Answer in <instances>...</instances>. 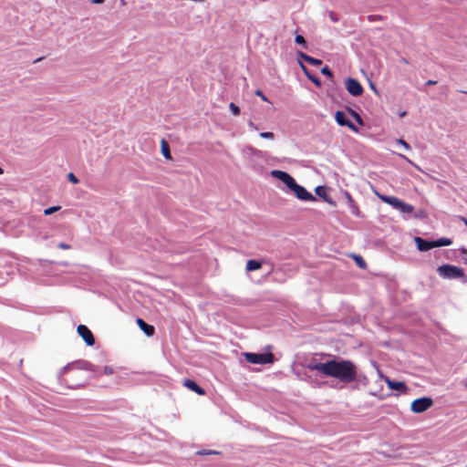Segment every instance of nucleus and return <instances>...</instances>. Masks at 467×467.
I'll return each mask as SVG.
<instances>
[{
  "instance_id": "nucleus-28",
  "label": "nucleus",
  "mask_w": 467,
  "mask_h": 467,
  "mask_svg": "<svg viewBox=\"0 0 467 467\" xmlns=\"http://www.w3.org/2000/svg\"><path fill=\"white\" fill-rule=\"evenodd\" d=\"M396 142H397V144L401 145V147H403L407 150H411L410 145L408 142H406L404 140H402V139L397 140Z\"/></svg>"
},
{
  "instance_id": "nucleus-37",
  "label": "nucleus",
  "mask_w": 467,
  "mask_h": 467,
  "mask_svg": "<svg viewBox=\"0 0 467 467\" xmlns=\"http://www.w3.org/2000/svg\"><path fill=\"white\" fill-rule=\"evenodd\" d=\"M57 247H58L59 249H62V250H68V249H70V248H71V245H69V244H66V243L61 242V243H59V244H57Z\"/></svg>"
},
{
  "instance_id": "nucleus-38",
  "label": "nucleus",
  "mask_w": 467,
  "mask_h": 467,
  "mask_svg": "<svg viewBox=\"0 0 467 467\" xmlns=\"http://www.w3.org/2000/svg\"><path fill=\"white\" fill-rule=\"evenodd\" d=\"M396 197L395 196H389L387 198H385V203H388L389 205H391L393 200L395 199Z\"/></svg>"
},
{
  "instance_id": "nucleus-27",
  "label": "nucleus",
  "mask_w": 467,
  "mask_h": 467,
  "mask_svg": "<svg viewBox=\"0 0 467 467\" xmlns=\"http://www.w3.org/2000/svg\"><path fill=\"white\" fill-rule=\"evenodd\" d=\"M229 109L231 110V112L234 114V115H238L240 113V109L237 105H235L234 102H231L230 105H229Z\"/></svg>"
},
{
  "instance_id": "nucleus-16",
  "label": "nucleus",
  "mask_w": 467,
  "mask_h": 467,
  "mask_svg": "<svg viewBox=\"0 0 467 467\" xmlns=\"http://www.w3.org/2000/svg\"><path fill=\"white\" fill-rule=\"evenodd\" d=\"M297 57L309 63L312 66H320L322 64V60L313 57L311 56L306 55L302 51H297Z\"/></svg>"
},
{
  "instance_id": "nucleus-40",
  "label": "nucleus",
  "mask_w": 467,
  "mask_h": 467,
  "mask_svg": "<svg viewBox=\"0 0 467 467\" xmlns=\"http://www.w3.org/2000/svg\"><path fill=\"white\" fill-rule=\"evenodd\" d=\"M459 251L462 254H467V248L465 247H461ZM464 263L467 264V258H465Z\"/></svg>"
},
{
  "instance_id": "nucleus-50",
  "label": "nucleus",
  "mask_w": 467,
  "mask_h": 467,
  "mask_svg": "<svg viewBox=\"0 0 467 467\" xmlns=\"http://www.w3.org/2000/svg\"><path fill=\"white\" fill-rule=\"evenodd\" d=\"M4 173V170L2 167H0V175Z\"/></svg>"
},
{
  "instance_id": "nucleus-45",
  "label": "nucleus",
  "mask_w": 467,
  "mask_h": 467,
  "mask_svg": "<svg viewBox=\"0 0 467 467\" xmlns=\"http://www.w3.org/2000/svg\"><path fill=\"white\" fill-rule=\"evenodd\" d=\"M435 84H437V81H436V80L429 79V80L426 82V85H428V86H431V85H435Z\"/></svg>"
},
{
  "instance_id": "nucleus-3",
  "label": "nucleus",
  "mask_w": 467,
  "mask_h": 467,
  "mask_svg": "<svg viewBox=\"0 0 467 467\" xmlns=\"http://www.w3.org/2000/svg\"><path fill=\"white\" fill-rule=\"evenodd\" d=\"M437 273L443 279H460L463 284H467V275L459 266L445 264L437 268Z\"/></svg>"
},
{
  "instance_id": "nucleus-47",
  "label": "nucleus",
  "mask_w": 467,
  "mask_h": 467,
  "mask_svg": "<svg viewBox=\"0 0 467 467\" xmlns=\"http://www.w3.org/2000/svg\"><path fill=\"white\" fill-rule=\"evenodd\" d=\"M400 158H402L403 160H405L406 161L410 162V163H412L406 156L402 155V154H400L399 155Z\"/></svg>"
},
{
  "instance_id": "nucleus-1",
  "label": "nucleus",
  "mask_w": 467,
  "mask_h": 467,
  "mask_svg": "<svg viewBox=\"0 0 467 467\" xmlns=\"http://www.w3.org/2000/svg\"><path fill=\"white\" fill-rule=\"evenodd\" d=\"M326 376L337 379L344 384L353 383L357 379V367L348 359H330Z\"/></svg>"
},
{
  "instance_id": "nucleus-35",
  "label": "nucleus",
  "mask_w": 467,
  "mask_h": 467,
  "mask_svg": "<svg viewBox=\"0 0 467 467\" xmlns=\"http://www.w3.org/2000/svg\"><path fill=\"white\" fill-rule=\"evenodd\" d=\"M349 207H350V210H351V213L353 214H358V208L357 206V204L355 203V202L353 203H349Z\"/></svg>"
},
{
  "instance_id": "nucleus-24",
  "label": "nucleus",
  "mask_w": 467,
  "mask_h": 467,
  "mask_svg": "<svg viewBox=\"0 0 467 467\" xmlns=\"http://www.w3.org/2000/svg\"><path fill=\"white\" fill-rule=\"evenodd\" d=\"M295 42L297 45L302 46L303 48H305V49L307 48V42H306V40L305 39V37L303 36L296 35V37H295Z\"/></svg>"
},
{
  "instance_id": "nucleus-43",
  "label": "nucleus",
  "mask_w": 467,
  "mask_h": 467,
  "mask_svg": "<svg viewBox=\"0 0 467 467\" xmlns=\"http://www.w3.org/2000/svg\"><path fill=\"white\" fill-rule=\"evenodd\" d=\"M369 87H370V88H371V89H372L376 94H378V93H379V92H378V89H377V88H376V86H375V84H374L373 82H370V83H369Z\"/></svg>"
},
{
  "instance_id": "nucleus-10",
  "label": "nucleus",
  "mask_w": 467,
  "mask_h": 467,
  "mask_svg": "<svg viewBox=\"0 0 467 467\" xmlns=\"http://www.w3.org/2000/svg\"><path fill=\"white\" fill-rule=\"evenodd\" d=\"M327 366H328V360L327 362L322 363V362H318L317 360H316L314 358L306 364V368H308L309 370L319 371L322 374H324L325 376L327 374Z\"/></svg>"
},
{
  "instance_id": "nucleus-20",
  "label": "nucleus",
  "mask_w": 467,
  "mask_h": 467,
  "mask_svg": "<svg viewBox=\"0 0 467 467\" xmlns=\"http://www.w3.org/2000/svg\"><path fill=\"white\" fill-rule=\"evenodd\" d=\"M398 210L402 213H410L414 211V207L411 204L406 203L403 201H401Z\"/></svg>"
},
{
  "instance_id": "nucleus-42",
  "label": "nucleus",
  "mask_w": 467,
  "mask_h": 467,
  "mask_svg": "<svg viewBox=\"0 0 467 467\" xmlns=\"http://www.w3.org/2000/svg\"><path fill=\"white\" fill-rule=\"evenodd\" d=\"M329 17H330V19H331L333 22H337V21H338V19L337 18V16H335V14H334L333 12H331V13L329 14Z\"/></svg>"
},
{
  "instance_id": "nucleus-32",
  "label": "nucleus",
  "mask_w": 467,
  "mask_h": 467,
  "mask_svg": "<svg viewBox=\"0 0 467 467\" xmlns=\"http://www.w3.org/2000/svg\"><path fill=\"white\" fill-rule=\"evenodd\" d=\"M67 179L70 182H72L73 184H77L79 182L78 179L72 173V172H69L67 174Z\"/></svg>"
},
{
  "instance_id": "nucleus-52",
  "label": "nucleus",
  "mask_w": 467,
  "mask_h": 467,
  "mask_svg": "<svg viewBox=\"0 0 467 467\" xmlns=\"http://www.w3.org/2000/svg\"><path fill=\"white\" fill-rule=\"evenodd\" d=\"M271 265V271L274 269V264L270 263L269 264Z\"/></svg>"
},
{
  "instance_id": "nucleus-33",
  "label": "nucleus",
  "mask_w": 467,
  "mask_h": 467,
  "mask_svg": "<svg viewBox=\"0 0 467 467\" xmlns=\"http://www.w3.org/2000/svg\"><path fill=\"white\" fill-rule=\"evenodd\" d=\"M255 96L257 97H260L262 100L264 101H268L267 98L265 96V94L263 93L262 90L260 89H257L255 92H254Z\"/></svg>"
},
{
  "instance_id": "nucleus-11",
  "label": "nucleus",
  "mask_w": 467,
  "mask_h": 467,
  "mask_svg": "<svg viewBox=\"0 0 467 467\" xmlns=\"http://www.w3.org/2000/svg\"><path fill=\"white\" fill-rule=\"evenodd\" d=\"M384 381L386 382L388 388L392 390H397L401 393H405L408 390V387L403 381H395L390 379L389 377H385Z\"/></svg>"
},
{
  "instance_id": "nucleus-21",
  "label": "nucleus",
  "mask_w": 467,
  "mask_h": 467,
  "mask_svg": "<svg viewBox=\"0 0 467 467\" xmlns=\"http://www.w3.org/2000/svg\"><path fill=\"white\" fill-rule=\"evenodd\" d=\"M354 382L363 386H367L369 380L366 375L357 372V379L354 380Z\"/></svg>"
},
{
  "instance_id": "nucleus-8",
  "label": "nucleus",
  "mask_w": 467,
  "mask_h": 467,
  "mask_svg": "<svg viewBox=\"0 0 467 467\" xmlns=\"http://www.w3.org/2000/svg\"><path fill=\"white\" fill-rule=\"evenodd\" d=\"M335 119H336L337 123L339 126L348 127L355 132L358 131V129L357 128V126L348 119L345 112L337 110L335 114Z\"/></svg>"
},
{
  "instance_id": "nucleus-49",
  "label": "nucleus",
  "mask_w": 467,
  "mask_h": 467,
  "mask_svg": "<svg viewBox=\"0 0 467 467\" xmlns=\"http://www.w3.org/2000/svg\"><path fill=\"white\" fill-rule=\"evenodd\" d=\"M462 221L464 222V224L466 225L467 227V219L466 218H462Z\"/></svg>"
},
{
  "instance_id": "nucleus-15",
  "label": "nucleus",
  "mask_w": 467,
  "mask_h": 467,
  "mask_svg": "<svg viewBox=\"0 0 467 467\" xmlns=\"http://www.w3.org/2000/svg\"><path fill=\"white\" fill-rule=\"evenodd\" d=\"M77 368L88 371H96L97 367L87 360H78L73 364Z\"/></svg>"
},
{
  "instance_id": "nucleus-6",
  "label": "nucleus",
  "mask_w": 467,
  "mask_h": 467,
  "mask_svg": "<svg viewBox=\"0 0 467 467\" xmlns=\"http://www.w3.org/2000/svg\"><path fill=\"white\" fill-rule=\"evenodd\" d=\"M433 405V400L430 397H421L414 400L410 404V410L414 413H422Z\"/></svg>"
},
{
  "instance_id": "nucleus-34",
  "label": "nucleus",
  "mask_w": 467,
  "mask_h": 467,
  "mask_svg": "<svg viewBox=\"0 0 467 467\" xmlns=\"http://www.w3.org/2000/svg\"><path fill=\"white\" fill-rule=\"evenodd\" d=\"M103 371L105 375H112L114 373L113 368L109 366H105Z\"/></svg>"
},
{
  "instance_id": "nucleus-13",
  "label": "nucleus",
  "mask_w": 467,
  "mask_h": 467,
  "mask_svg": "<svg viewBox=\"0 0 467 467\" xmlns=\"http://www.w3.org/2000/svg\"><path fill=\"white\" fill-rule=\"evenodd\" d=\"M136 323L146 336L151 337L154 335L155 327L152 325L146 323L142 318L140 317L136 319Z\"/></svg>"
},
{
  "instance_id": "nucleus-23",
  "label": "nucleus",
  "mask_w": 467,
  "mask_h": 467,
  "mask_svg": "<svg viewBox=\"0 0 467 467\" xmlns=\"http://www.w3.org/2000/svg\"><path fill=\"white\" fill-rule=\"evenodd\" d=\"M197 455H219L221 454V451H214V450H200L196 452Z\"/></svg>"
},
{
  "instance_id": "nucleus-31",
  "label": "nucleus",
  "mask_w": 467,
  "mask_h": 467,
  "mask_svg": "<svg viewBox=\"0 0 467 467\" xmlns=\"http://www.w3.org/2000/svg\"><path fill=\"white\" fill-rule=\"evenodd\" d=\"M383 19V16L379 15H369L368 16V20L370 22H377L381 21Z\"/></svg>"
},
{
  "instance_id": "nucleus-36",
  "label": "nucleus",
  "mask_w": 467,
  "mask_h": 467,
  "mask_svg": "<svg viewBox=\"0 0 467 467\" xmlns=\"http://www.w3.org/2000/svg\"><path fill=\"white\" fill-rule=\"evenodd\" d=\"M401 202V200H400L399 198H395L391 203L390 206H392L394 209H399V206H400V203Z\"/></svg>"
},
{
  "instance_id": "nucleus-18",
  "label": "nucleus",
  "mask_w": 467,
  "mask_h": 467,
  "mask_svg": "<svg viewBox=\"0 0 467 467\" xmlns=\"http://www.w3.org/2000/svg\"><path fill=\"white\" fill-rule=\"evenodd\" d=\"M300 67L302 68V70L306 73L307 78L312 81L317 87H320L321 86V81L318 78L315 77L314 75L310 74L307 70V67L300 62Z\"/></svg>"
},
{
  "instance_id": "nucleus-19",
  "label": "nucleus",
  "mask_w": 467,
  "mask_h": 467,
  "mask_svg": "<svg viewBox=\"0 0 467 467\" xmlns=\"http://www.w3.org/2000/svg\"><path fill=\"white\" fill-rule=\"evenodd\" d=\"M161 153L164 156V158L171 160V152H170V147L165 140H163V139L161 140Z\"/></svg>"
},
{
  "instance_id": "nucleus-44",
  "label": "nucleus",
  "mask_w": 467,
  "mask_h": 467,
  "mask_svg": "<svg viewBox=\"0 0 467 467\" xmlns=\"http://www.w3.org/2000/svg\"><path fill=\"white\" fill-rule=\"evenodd\" d=\"M377 195H378V197H379L382 202H385V200H386L385 198H387V197H388V195L379 194V193H378V192H377Z\"/></svg>"
},
{
  "instance_id": "nucleus-30",
  "label": "nucleus",
  "mask_w": 467,
  "mask_h": 467,
  "mask_svg": "<svg viewBox=\"0 0 467 467\" xmlns=\"http://www.w3.org/2000/svg\"><path fill=\"white\" fill-rule=\"evenodd\" d=\"M321 74L328 77V78H332L333 77V73L332 71L329 69V67L327 66H325L321 68Z\"/></svg>"
},
{
  "instance_id": "nucleus-17",
  "label": "nucleus",
  "mask_w": 467,
  "mask_h": 467,
  "mask_svg": "<svg viewBox=\"0 0 467 467\" xmlns=\"http://www.w3.org/2000/svg\"><path fill=\"white\" fill-rule=\"evenodd\" d=\"M262 264H263V262L251 259V260L247 261L245 269L247 272L255 271L262 267Z\"/></svg>"
},
{
  "instance_id": "nucleus-39",
  "label": "nucleus",
  "mask_w": 467,
  "mask_h": 467,
  "mask_svg": "<svg viewBox=\"0 0 467 467\" xmlns=\"http://www.w3.org/2000/svg\"><path fill=\"white\" fill-rule=\"evenodd\" d=\"M345 196L348 199L349 203H353L354 202V200L352 199V197H351V195L349 194L348 192H345Z\"/></svg>"
},
{
  "instance_id": "nucleus-29",
  "label": "nucleus",
  "mask_w": 467,
  "mask_h": 467,
  "mask_svg": "<svg viewBox=\"0 0 467 467\" xmlns=\"http://www.w3.org/2000/svg\"><path fill=\"white\" fill-rule=\"evenodd\" d=\"M355 260L360 268L366 267V262L363 260V258L360 255H355Z\"/></svg>"
},
{
  "instance_id": "nucleus-46",
  "label": "nucleus",
  "mask_w": 467,
  "mask_h": 467,
  "mask_svg": "<svg viewBox=\"0 0 467 467\" xmlns=\"http://www.w3.org/2000/svg\"><path fill=\"white\" fill-rule=\"evenodd\" d=\"M406 115H407V111H406V110H402V111H400V112L399 113L400 118H403V117H405Z\"/></svg>"
},
{
  "instance_id": "nucleus-5",
  "label": "nucleus",
  "mask_w": 467,
  "mask_h": 467,
  "mask_svg": "<svg viewBox=\"0 0 467 467\" xmlns=\"http://www.w3.org/2000/svg\"><path fill=\"white\" fill-rule=\"evenodd\" d=\"M245 360L251 364H260V365H265V364H271L275 360L274 354L271 352L266 353H251V352H244L243 354Z\"/></svg>"
},
{
  "instance_id": "nucleus-53",
  "label": "nucleus",
  "mask_w": 467,
  "mask_h": 467,
  "mask_svg": "<svg viewBox=\"0 0 467 467\" xmlns=\"http://www.w3.org/2000/svg\"><path fill=\"white\" fill-rule=\"evenodd\" d=\"M466 467H467V465H466Z\"/></svg>"
},
{
  "instance_id": "nucleus-51",
  "label": "nucleus",
  "mask_w": 467,
  "mask_h": 467,
  "mask_svg": "<svg viewBox=\"0 0 467 467\" xmlns=\"http://www.w3.org/2000/svg\"><path fill=\"white\" fill-rule=\"evenodd\" d=\"M402 61H403L404 63H406V64H408V63H409V62H408V60H407L406 58H403V59H402Z\"/></svg>"
},
{
  "instance_id": "nucleus-12",
  "label": "nucleus",
  "mask_w": 467,
  "mask_h": 467,
  "mask_svg": "<svg viewBox=\"0 0 467 467\" xmlns=\"http://www.w3.org/2000/svg\"><path fill=\"white\" fill-rule=\"evenodd\" d=\"M315 193L318 197L322 198L324 200V202H326L327 203H328L332 206L337 205V202L329 195H327L326 186H323V185L317 186L315 188Z\"/></svg>"
},
{
  "instance_id": "nucleus-22",
  "label": "nucleus",
  "mask_w": 467,
  "mask_h": 467,
  "mask_svg": "<svg viewBox=\"0 0 467 467\" xmlns=\"http://www.w3.org/2000/svg\"><path fill=\"white\" fill-rule=\"evenodd\" d=\"M348 113L355 119L357 123L360 126H364V121L360 115L352 109H348Z\"/></svg>"
},
{
  "instance_id": "nucleus-2",
  "label": "nucleus",
  "mask_w": 467,
  "mask_h": 467,
  "mask_svg": "<svg viewBox=\"0 0 467 467\" xmlns=\"http://www.w3.org/2000/svg\"><path fill=\"white\" fill-rule=\"evenodd\" d=\"M271 176L281 181L291 192L295 193L297 199L305 202H314L317 198L309 192L304 186L299 185L296 180L286 171L273 170Z\"/></svg>"
},
{
  "instance_id": "nucleus-7",
  "label": "nucleus",
  "mask_w": 467,
  "mask_h": 467,
  "mask_svg": "<svg viewBox=\"0 0 467 467\" xmlns=\"http://www.w3.org/2000/svg\"><path fill=\"white\" fill-rule=\"evenodd\" d=\"M346 88L350 95L355 97L362 95L364 91L362 85L357 79L352 78H348L346 79Z\"/></svg>"
},
{
  "instance_id": "nucleus-48",
  "label": "nucleus",
  "mask_w": 467,
  "mask_h": 467,
  "mask_svg": "<svg viewBox=\"0 0 467 467\" xmlns=\"http://www.w3.org/2000/svg\"><path fill=\"white\" fill-rule=\"evenodd\" d=\"M104 0H92L93 4H102Z\"/></svg>"
},
{
  "instance_id": "nucleus-14",
  "label": "nucleus",
  "mask_w": 467,
  "mask_h": 467,
  "mask_svg": "<svg viewBox=\"0 0 467 467\" xmlns=\"http://www.w3.org/2000/svg\"><path fill=\"white\" fill-rule=\"evenodd\" d=\"M183 386H185L190 390L197 393L198 395H204L205 390L200 387L194 380L192 379H185L183 381Z\"/></svg>"
},
{
  "instance_id": "nucleus-25",
  "label": "nucleus",
  "mask_w": 467,
  "mask_h": 467,
  "mask_svg": "<svg viewBox=\"0 0 467 467\" xmlns=\"http://www.w3.org/2000/svg\"><path fill=\"white\" fill-rule=\"evenodd\" d=\"M60 209H61V206H59V205H57V206H51V207H48V208L44 210V214L45 215H51L54 213L58 212Z\"/></svg>"
},
{
  "instance_id": "nucleus-41",
  "label": "nucleus",
  "mask_w": 467,
  "mask_h": 467,
  "mask_svg": "<svg viewBox=\"0 0 467 467\" xmlns=\"http://www.w3.org/2000/svg\"><path fill=\"white\" fill-rule=\"evenodd\" d=\"M248 126H249L252 130H258L257 126H256L254 122H252V121H249V122H248Z\"/></svg>"
},
{
  "instance_id": "nucleus-26",
  "label": "nucleus",
  "mask_w": 467,
  "mask_h": 467,
  "mask_svg": "<svg viewBox=\"0 0 467 467\" xmlns=\"http://www.w3.org/2000/svg\"><path fill=\"white\" fill-rule=\"evenodd\" d=\"M259 136L262 139H266V140H273L275 138V134L271 131H263L259 134Z\"/></svg>"
},
{
  "instance_id": "nucleus-4",
  "label": "nucleus",
  "mask_w": 467,
  "mask_h": 467,
  "mask_svg": "<svg viewBox=\"0 0 467 467\" xmlns=\"http://www.w3.org/2000/svg\"><path fill=\"white\" fill-rule=\"evenodd\" d=\"M414 243L420 252H427L436 247L451 245L452 241L447 237H441L437 240H427L420 236H416L414 237Z\"/></svg>"
},
{
  "instance_id": "nucleus-9",
  "label": "nucleus",
  "mask_w": 467,
  "mask_h": 467,
  "mask_svg": "<svg viewBox=\"0 0 467 467\" xmlns=\"http://www.w3.org/2000/svg\"><path fill=\"white\" fill-rule=\"evenodd\" d=\"M77 331L88 346H93L95 344V337L87 326L78 325Z\"/></svg>"
}]
</instances>
